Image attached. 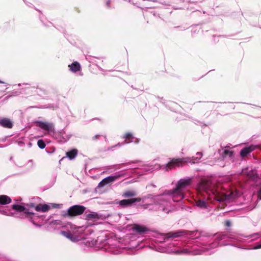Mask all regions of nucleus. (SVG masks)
<instances>
[{"instance_id":"obj_23","label":"nucleus","mask_w":261,"mask_h":261,"mask_svg":"<svg viewBox=\"0 0 261 261\" xmlns=\"http://www.w3.org/2000/svg\"><path fill=\"white\" fill-rule=\"evenodd\" d=\"M60 134L62 137V139L59 138V141L61 142H66L70 138V136L69 135H66L65 132L63 130L60 132Z\"/></svg>"},{"instance_id":"obj_20","label":"nucleus","mask_w":261,"mask_h":261,"mask_svg":"<svg viewBox=\"0 0 261 261\" xmlns=\"http://www.w3.org/2000/svg\"><path fill=\"white\" fill-rule=\"evenodd\" d=\"M0 213L4 215L9 216H16L15 212H12V210L8 209L7 208H3L0 210Z\"/></svg>"},{"instance_id":"obj_8","label":"nucleus","mask_w":261,"mask_h":261,"mask_svg":"<svg viewBox=\"0 0 261 261\" xmlns=\"http://www.w3.org/2000/svg\"><path fill=\"white\" fill-rule=\"evenodd\" d=\"M36 123L38 127L48 132H54L55 130L54 125L52 123L41 121H37Z\"/></svg>"},{"instance_id":"obj_32","label":"nucleus","mask_w":261,"mask_h":261,"mask_svg":"<svg viewBox=\"0 0 261 261\" xmlns=\"http://www.w3.org/2000/svg\"><path fill=\"white\" fill-rule=\"evenodd\" d=\"M257 236V237H260V234H259V233H254V234H253V235H252V236H251V237H253V236Z\"/></svg>"},{"instance_id":"obj_14","label":"nucleus","mask_w":261,"mask_h":261,"mask_svg":"<svg viewBox=\"0 0 261 261\" xmlns=\"http://www.w3.org/2000/svg\"><path fill=\"white\" fill-rule=\"evenodd\" d=\"M0 125L6 128H11L13 123L11 120L8 118H0Z\"/></svg>"},{"instance_id":"obj_33","label":"nucleus","mask_w":261,"mask_h":261,"mask_svg":"<svg viewBox=\"0 0 261 261\" xmlns=\"http://www.w3.org/2000/svg\"><path fill=\"white\" fill-rule=\"evenodd\" d=\"M0 83L5 84V82L0 80Z\"/></svg>"},{"instance_id":"obj_5","label":"nucleus","mask_w":261,"mask_h":261,"mask_svg":"<svg viewBox=\"0 0 261 261\" xmlns=\"http://www.w3.org/2000/svg\"><path fill=\"white\" fill-rule=\"evenodd\" d=\"M71 230L60 231V234L68 239L72 242H76L84 238L82 234L85 233L86 229L84 227H71Z\"/></svg>"},{"instance_id":"obj_29","label":"nucleus","mask_w":261,"mask_h":261,"mask_svg":"<svg viewBox=\"0 0 261 261\" xmlns=\"http://www.w3.org/2000/svg\"><path fill=\"white\" fill-rule=\"evenodd\" d=\"M258 198L261 199V188L258 191Z\"/></svg>"},{"instance_id":"obj_13","label":"nucleus","mask_w":261,"mask_h":261,"mask_svg":"<svg viewBox=\"0 0 261 261\" xmlns=\"http://www.w3.org/2000/svg\"><path fill=\"white\" fill-rule=\"evenodd\" d=\"M101 215L96 212H90L88 214H85V219L87 221H95L100 219Z\"/></svg>"},{"instance_id":"obj_22","label":"nucleus","mask_w":261,"mask_h":261,"mask_svg":"<svg viewBox=\"0 0 261 261\" xmlns=\"http://www.w3.org/2000/svg\"><path fill=\"white\" fill-rule=\"evenodd\" d=\"M168 253H174L175 254H187L189 253L190 252L188 251L187 249H183L182 250H176L175 251H168Z\"/></svg>"},{"instance_id":"obj_28","label":"nucleus","mask_w":261,"mask_h":261,"mask_svg":"<svg viewBox=\"0 0 261 261\" xmlns=\"http://www.w3.org/2000/svg\"><path fill=\"white\" fill-rule=\"evenodd\" d=\"M226 238V235L224 234H219L217 236V238L219 240H223Z\"/></svg>"},{"instance_id":"obj_2","label":"nucleus","mask_w":261,"mask_h":261,"mask_svg":"<svg viewBox=\"0 0 261 261\" xmlns=\"http://www.w3.org/2000/svg\"><path fill=\"white\" fill-rule=\"evenodd\" d=\"M197 190L200 192H204V198L199 199L196 202V205L201 208H207L208 205L207 200L213 202V200L223 202L230 200L238 197L239 193L238 192H230L226 194L221 191L219 187L216 186V181L211 178H202L197 186Z\"/></svg>"},{"instance_id":"obj_17","label":"nucleus","mask_w":261,"mask_h":261,"mask_svg":"<svg viewBox=\"0 0 261 261\" xmlns=\"http://www.w3.org/2000/svg\"><path fill=\"white\" fill-rule=\"evenodd\" d=\"M68 67L69 68L70 70L73 73H75L77 71H81V70L80 64L76 61H75L72 64L69 65Z\"/></svg>"},{"instance_id":"obj_6","label":"nucleus","mask_w":261,"mask_h":261,"mask_svg":"<svg viewBox=\"0 0 261 261\" xmlns=\"http://www.w3.org/2000/svg\"><path fill=\"white\" fill-rule=\"evenodd\" d=\"M186 163L194 164L195 161H194L193 156L191 158L186 157L180 159H173L164 168L166 171H168L176 167L182 166L183 164Z\"/></svg>"},{"instance_id":"obj_31","label":"nucleus","mask_w":261,"mask_h":261,"mask_svg":"<svg viewBox=\"0 0 261 261\" xmlns=\"http://www.w3.org/2000/svg\"><path fill=\"white\" fill-rule=\"evenodd\" d=\"M226 226H228V227H229V226H230V225H231V223H230V222L229 221H227L226 222Z\"/></svg>"},{"instance_id":"obj_24","label":"nucleus","mask_w":261,"mask_h":261,"mask_svg":"<svg viewBox=\"0 0 261 261\" xmlns=\"http://www.w3.org/2000/svg\"><path fill=\"white\" fill-rule=\"evenodd\" d=\"M136 194L134 191H126L122 194L123 197H131L136 196Z\"/></svg>"},{"instance_id":"obj_18","label":"nucleus","mask_w":261,"mask_h":261,"mask_svg":"<svg viewBox=\"0 0 261 261\" xmlns=\"http://www.w3.org/2000/svg\"><path fill=\"white\" fill-rule=\"evenodd\" d=\"M132 229L139 234H142L147 230L145 227L138 224L134 225L132 227Z\"/></svg>"},{"instance_id":"obj_26","label":"nucleus","mask_w":261,"mask_h":261,"mask_svg":"<svg viewBox=\"0 0 261 261\" xmlns=\"http://www.w3.org/2000/svg\"><path fill=\"white\" fill-rule=\"evenodd\" d=\"M49 209V206L46 204H41V211L42 212H47Z\"/></svg>"},{"instance_id":"obj_16","label":"nucleus","mask_w":261,"mask_h":261,"mask_svg":"<svg viewBox=\"0 0 261 261\" xmlns=\"http://www.w3.org/2000/svg\"><path fill=\"white\" fill-rule=\"evenodd\" d=\"M185 234L184 231H177L175 232H170L167 233L165 237V240L169 238H176L184 236Z\"/></svg>"},{"instance_id":"obj_35","label":"nucleus","mask_w":261,"mask_h":261,"mask_svg":"<svg viewBox=\"0 0 261 261\" xmlns=\"http://www.w3.org/2000/svg\"><path fill=\"white\" fill-rule=\"evenodd\" d=\"M87 231H88V232H90V231H91V230H90V229H87Z\"/></svg>"},{"instance_id":"obj_7","label":"nucleus","mask_w":261,"mask_h":261,"mask_svg":"<svg viewBox=\"0 0 261 261\" xmlns=\"http://www.w3.org/2000/svg\"><path fill=\"white\" fill-rule=\"evenodd\" d=\"M85 210V207L81 205H73L68 210V213L69 216H75L83 214Z\"/></svg>"},{"instance_id":"obj_15","label":"nucleus","mask_w":261,"mask_h":261,"mask_svg":"<svg viewBox=\"0 0 261 261\" xmlns=\"http://www.w3.org/2000/svg\"><path fill=\"white\" fill-rule=\"evenodd\" d=\"M256 148V146L251 145L242 149L240 152V154L242 157L246 156L248 153L254 150Z\"/></svg>"},{"instance_id":"obj_11","label":"nucleus","mask_w":261,"mask_h":261,"mask_svg":"<svg viewBox=\"0 0 261 261\" xmlns=\"http://www.w3.org/2000/svg\"><path fill=\"white\" fill-rule=\"evenodd\" d=\"M220 153L223 158H229L232 157L233 151L230 147L226 146L220 151Z\"/></svg>"},{"instance_id":"obj_21","label":"nucleus","mask_w":261,"mask_h":261,"mask_svg":"<svg viewBox=\"0 0 261 261\" xmlns=\"http://www.w3.org/2000/svg\"><path fill=\"white\" fill-rule=\"evenodd\" d=\"M77 154V150L73 149L67 152H66L67 156L70 160L73 159Z\"/></svg>"},{"instance_id":"obj_27","label":"nucleus","mask_w":261,"mask_h":261,"mask_svg":"<svg viewBox=\"0 0 261 261\" xmlns=\"http://www.w3.org/2000/svg\"><path fill=\"white\" fill-rule=\"evenodd\" d=\"M38 146L41 149H43L45 147V144L42 140H39L37 142Z\"/></svg>"},{"instance_id":"obj_1","label":"nucleus","mask_w":261,"mask_h":261,"mask_svg":"<svg viewBox=\"0 0 261 261\" xmlns=\"http://www.w3.org/2000/svg\"><path fill=\"white\" fill-rule=\"evenodd\" d=\"M192 180V178L190 177L180 179L173 190L166 191L161 195H149L144 197L143 200L149 199L150 203L143 204V207L151 210H161L168 213L171 199L174 202H178L182 199L183 191L191 184Z\"/></svg>"},{"instance_id":"obj_19","label":"nucleus","mask_w":261,"mask_h":261,"mask_svg":"<svg viewBox=\"0 0 261 261\" xmlns=\"http://www.w3.org/2000/svg\"><path fill=\"white\" fill-rule=\"evenodd\" d=\"M11 202L10 197L7 195H0V204L5 205L10 203Z\"/></svg>"},{"instance_id":"obj_34","label":"nucleus","mask_w":261,"mask_h":261,"mask_svg":"<svg viewBox=\"0 0 261 261\" xmlns=\"http://www.w3.org/2000/svg\"><path fill=\"white\" fill-rule=\"evenodd\" d=\"M22 85H25V86H26V85H28V84L24 83V84H22Z\"/></svg>"},{"instance_id":"obj_3","label":"nucleus","mask_w":261,"mask_h":261,"mask_svg":"<svg viewBox=\"0 0 261 261\" xmlns=\"http://www.w3.org/2000/svg\"><path fill=\"white\" fill-rule=\"evenodd\" d=\"M84 243L86 246L95 247L98 249H104L105 250L115 254H118L120 253V251L115 248L114 246L109 245L107 246L106 245L108 243V241L101 242L98 238L96 240H95L94 239L92 238L86 239H85Z\"/></svg>"},{"instance_id":"obj_10","label":"nucleus","mask_w":261,"mask_h":261,"mask_svg":"<svg viewBox=\"0 0 261 261\" xmlns=\"http://www.w3.org/2000/svg\"><path fill=\"white\" fill-rule=\"evenodd\" d=\"M122 176L121 174H117L113 176H109L103 178L99 184V187H103L105 185L115 181Z\"/></svg>"},{"instance_id":"obj_12","label":"nucleus","mask_w":261,"mask_h":261,"mask_svg":"<svg viewBox=\"0 0 261 261\" xmlns=\"http://www.w3.org/2000/svg\"><path fill=\"white\" fill-rule=\"evenodd\" d=\"M142 200L141 198H131L128 199H124L120 201L119 204L122 206H127L131 205L136 202H140Z\"/></svg>"},{"instance_id":"obj_25","label":"nucleus","mask_w":261,"mask_h":261,"mask_svg":"<svg viewBox=\"0 0 261 261\" xmlns=\"http://www.w3.org/2000/svg\"><path fill=\"white\" fill-rule=\"evenodd\" d=\"M202 156V153L200 152H198L196 154V156H193L194 161L195 163H198Z\"/></svg>"},{"instance_id":"obj_4","label":"nucleus","mask_w":261,"mask_h":261,"mask_svg":"<svg viewBox=\"0 0 261 261\" xmlns=\"http://www.w3.org/2000/svg\"><path fill=\"white\" fill-rule=\"evenodd\" d=\"M13 210L17 212L23 213L22 218L27 217L32 218L35 216V214L33 212V210L37 212L41 211V204L35 206L33 204H27L26 206L19 204H14L12 207Z\"/></svg>"},{"instance_id":"obj_36","label":"nucleus","mask_w":261,"mask_h":261,"mask_svg":"<svg viewBox=\"0 0 261 261\" xmlns=\"http://www.w3.org/2000/svg\"><path fill=\"white\" fill-rule=\"evenodd\" d=\"M18 86H21V84H19L18 85Z\"/></svg>"},{"instance_id":"obj_9","label":"nucleus","mask_w":261,"mask_h":261,"mask_svg":"<svg viewBox=\"0 0 261 261\" xmlns=\"http://www.w3.org/2000/svg\"><path fill=\"white\" fill-rule=\"evenodd\" d=\"M123 138L125 139V141L124 143H118L115 146H114L113 147L115 146H121L123 145L124 144H128L129 143L134 142L135 143H138L139 142V140L137 138H135L133 136L132 134L130 133H128L125 134Z\"/></svg>"},{"instance_id":"obj_30","label":"nucleus","mask_w":261,"mask_h":261,"mask_svg":"<svg viewBox=\"0 0 261 261\" xmlns=\"http://www.w3.org/2000/svg\"><path fill=\"white\" fill-rule=\"evenodd\" d=\"M260 248H261V244L255 246V247H253V249H258Z\"/></svg>"}]
</instances>
